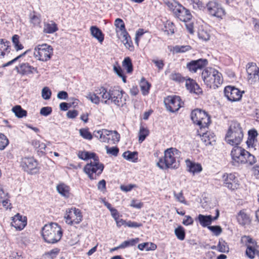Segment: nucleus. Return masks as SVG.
<instances>
[{"instance_id":"nucleus-29","label":"nucleus","mask_w":259,"mask_h":259,"mask_svg":"<svg viewBox=\"0 0 259 259\" xmlns=\"http://www.w3.org/2000/svg\"><path fill=\"white\" fill-rule=\"evenodd\" d=\"M77 156L80 159L84 160H87L89 159H94L97 157L95 153L82 151H79L77 154Z\"/></svg>"},{"instance_id":"nucleus-46","label":"nucleus","mask_w":259,"mask_h":259,"mask_svg":"<svg viewBox=\"0 0 259 259\" xmlns=\"http://www.w3.org/2000/svg\"><path fill=\"white\" fill-rule=\"evenodd\" d=\"M114 25L117 28L121 31V33L124 31H126L125 29V24L123 20L120 18H117L115 20Z\"/></svg>"},{"instance_id":"nucleus-38","label":"nucleus","mask_w":259,"mask_h":259,"mask_svg":"<svg viewBox=\"0 0 259 259\" xmlns=\"http://www.w3.org/2000/svg\"><path fill=\"white\" fill-rule=\"evenodd\" d=\"M140 87L143 94L146 95L149 92L150 84L144 78H142L140 81Z\"/></svg>"},{"instance_id":"nucleus-1","label":"nucleus","mask_w":259,"mask_h":259,"mask_svg":"<svg viewBox=\"0 0 259 259\" xmlns=\"http://www.w3.org/2000/svg\"><path fill=\"white\" fill-rule=\"evenodd\" d=\"M181 152L176 148H170L164 151L163 158L159 159L157 165L162 169H176L179 166V159Z\"/></svg>"},{"instance_id":"nucleus-32","label":"nucleus","mask_w":259,"mask_h":259,"mask_svg":"<svg viewBox=\"0 0 259 259\" xmlns=\"http://www.w3.org/2000/svg\"><path fill=\"white\" fill-rule=\"evenodd\" d=\"M138 248L141 250H143L144 249L147 251L154 250L156 249L157 246L153 243L145 242L139 244Z\"/></svg>"},{"instance_id":"nucleus-64","label":"nucleus","mask_w":259,"mask_h":259,"mask_svg":"<svg viewBox=\"0 0 259 259\" xmlns=\"http://www.w3.org/2000/svg\"><path fill=\"white\" fill-rule=\"evenodd\" d=\"M77 115L78 111L76 110H69L66 114L67 117L69 118H74Z\"/></svg>"},{"instance_id":"nucleus-15","label":"nucleus","mask_w":259,"mask_h":259,"mask_svg":"<svg viewBox=\"0 0 259 259\" xmlns=\"http://www.w3.org/2000/svg\"><path fill=\"white\" fill-rule=\"evenodd\" d=\"M208 12L212 16L222 19L225 15V11L221 5L215 1H210L207 5Z\"/></svg>"},{"instance_id":"nucleus-36","label":"nucleus","mask_w":259,"mask_h":259,"mask_svg":"<svg viewBox=\"0 0 259 259\" xmlns=\"http://www.w3.org/2000/svg\"><path fill=\"white\" fill-rule=\"evenodd\" d=\"M148 130L143 126H140V129L139 133V141L142 143L146 139V137L149 135Z\"/></svg>"},{"instance_id":"nucleus-49","label":"nucleus","mask_w":259,"mask_h":259,"mask_svg":"<svg viewBox=\"0 0 259 259\" xmlns=\"http://www.w3.org/2000/svg\"><path fill=\"white\" fill-rule=\"evenodd\" d=\"M121 35H122V42L125 45V46L127 47H130L132 44V41L131 39V37L128 35L127 31H124L123 33H121Z\"/></svg>"},{"instance_id":"nucleus-44","label":"nucleus","mask_w":259,"mask_h":259,"mask_svg":"<svg viewBox=\"0 0 259 259\" xmlns=\"http://www.w3.org/2000/svg\"><path fill=\"white\" fill-rule=\"evenodd\" d=\"M191 49L190 46H176L173 48V52L175 53H185Z\"/></svg>"},{"instance_id":"nucleus-19","label":"nucleus","mask_w":259,"mask_h":259,"mask_svg":"<svg viewBox=\"0 0 259 259\" xmlns=\"http://www.w3.org/2000/svg\"><path fill=\"white\" fill-rule=\"evenodd\" d=\"M185 86L186 89L191 93L199 95L202 93V90L199 85L192 79L186 78L185 80Z\"/></svg>"},{"instance_id":"nucleus-58","label":"nucleus","mask_w":259,"mask_h":259,"mask_svg":"<svg viewBox=\"0 0 259 259\" xmlns=\"http://www.w3.org/2000/svg\"><path fill=\"white\" fill-rule=\"evenodd\" d=\"M59 250H60L57 248H54L50 251L47 252L46 254L50 258L54 259L58 254Z\"/></svg>"},{"instance_id":"nucleus-8","label":"nucleus","mask_w":259,"mask_h":259,"mask_svg":"<svg viewBox=\"0 0 259 259\" xmlns=\"http://www.w3.org/2000/svg\"><path fill=\"white\" fill-rule=\"evenodd\" d=\"M93 160V161L87 163L83 168L84 172L91 180L96 179L97 177L102 172L104 167L103 164L99 162L98 156Z\"/></svg>"},{"instance_id":"nucleus-21","label":"nucleus","mask_w":259,"mask_h":259,"mask_svg":"<svg viewBox=\"0 0 259 259\" xmlns=\"http://www.w3.org/2000/svg\"><path fill=\"white\" fill-rule=\"evenodd\" d=\"M185 163L187 170L194 175L196 173H199L202 170V167L199 163H196L187 159Z\"/></svg>"},{"instance_id":"nucleus-60","label":"nucleus","mask_w":259,"mask_h":259,"mask_svg":"<svg viewBox=\"0 0 259 259\" xmlns=\"http://www.w3.org/2000/svg\"><path fill=\"white\" fill-rule=\"evenodd\" d=\"M109 133V131L107 130H102L101 131H95L93 133V135L99 139H101L102 135L106 136L107 133Z\"/></svg>"},{"instance_id":"nucleus-18","label":"nucleus","mask_w":259,"mask_h":259,"mask_svg":"<svg viewBox=\"0 0 259 259\" xmlns=\"http://www.w3.org/2000/svg\"><path fill=\"white\" fill-rule=\"evenodd\" d=\"M207 64V60L205 59H200L192 60L187 64V68L192 72H196L198 69H201Z\"/></svg>"},{"instance_id":"nucleus-11","label":"nucleus","mask_w":259,"mask_h":259,"mask_svg":"<svg viewBox=\"0 0 259 259\" xmlns=\"http://www.w3.org/2000/svg\"><path fill=\"white\" fill-rule=\"evenodd\" d=\"M64 219L66 223L68 225L78 224L82 220V215L80 210L75 207H72L66 210Z\"/></svg>"},{"instance_id":"nucleus-25","label":"nucleus","mask_w":259,"mask_h":259,"mask_svg":"<svg viewBox=\"0 0 259 259\" xmlns=\"http://www.w3.org/2000/svg\"><path fill=\"white\" fill-rule=\"evenodd\" d=\"M197 220L203 227H208L212 222V217L210 215H204L200 214L198 216Z\"/></svg>"},{"instance_id":"nucleus-52","label":"nucleus","mask_w":259,"mask_h":259,"mask_svg":"<svg viewBox=\"0 0 259 259\" xmlns=\"http://www.w3.org/2000/svg\"><path fill=\"white\" fill-rule=\"evenodd\" d=\"M113 69L114 72L118 75V76L122 78L123 82H126V77L124 75L123 71L120 66H114Z\"/></svg>"},{"instance_id":"nucleus-40","label":"nucleus","mask_w":259,"mask_h":259,"mask_svg":"<svg viewBox=\"0 0 259 259\" xmlns=\"http://www.w3.org/2000/svg\"><path fill=\"white\" fill-rule=\"evenodd\" d=\"M217 248L219 251L221 252H229V246L227 243L223 239H220L219 243L217 245Z\"/></svg>"},{"instance_id":"nucleus-55","label":"nucleus","mask_w":259,"mask_h":259,"mask_svg":"<svg viewBox=\"0 0 259 259\" xmlns=\"http://www.w3.org/2000/svg\"><path fill=\"white\" fill-rule=\"evenodd\" d=\"M79 133L84 139L91 140L93 138L92 135L87 129H80L79 130Z\"/></svg>"},{"instance_id":"nucleus-35","label":"nucleus","mask_w":259,"mask_h":259,"mask_svg":"<svg viewBox=\"0 0 259 259\" xmlns=\"http://www.w3.org/2000/svg\"><path fill=\"white\" fill-rule=\"evenodd\" d=\"M246 72L248 76L252 73H256V72H259V68L255 63H249L247 64Z\"/></svg>"},{"instance_id":"nucleus-48","label":"nucleus","mask_w":259,"mask_h":259,"mask_svg":"<svg viewBox=\"0 0 259 259\" xmlns=\"http://www.w3.org/2000/svg\"><path fill=\"white\" fill-rule=\"evenodd\" d=\"M9 144V140L4 134L0 133V150H3Z\"/></svg>"},{"instance_id":"nucleus-31","label":"nucleus","mask_w":259,"mask_h":259,"mask_svg":"<svg viewBox=\"0 0 259 259\" xmlns=\"http://www.w3.org/2000/svg\"><path fill=\"white\" fill-rule=\"evenodd\" d=\"M255 246L248 245L246 250V255L250 259H253L255 255L259 256V251L255 248Z\"/></svg>"},{"instance_id":"nucleus-42","label":"nucleus","mask_w":259,"mask_h":259,"mask_svg":"<svg viewBox=\"0 0 259 259\" xmlns=\"http://www.w3.org/2000/svg\"><path fill=\"white\" fill-rule=\"evenodd\" d=\"M169 78L171 80L178 82H185L186 78L183 77L181 74L179 73L174 72L169 75Z\"/></svg>"},{"instance_id":"nucleus-45","label":"nucleus","mask_w":259,"mask_h":259,"mask_svg":"<svg viewBox=\"0 0 259 259\" xmlns=\"http://www.w3.org/2000/svg\"><path fill=\"white\" fill-rule=\"evenodd\" d=\"M12 42L13 45L14 46L15 49L16 51H19L23 49V46L21 44H20L19 42V36L15 34L13 36L12 38Z\"/></svg>"},{"instance_id":"nucleus-43","label":"nucleus","mask_w":259,"mask_h":259,"mask_svg":"<svg viewBox=\"0 0 259 259\" xmlns=\"http://www.w3.org/2000/svg\"><path fill=\"white\" fill-rule=\"evenodd\" d=\"M241 241L243 244H245L247 247H248V245L252 246H255L256 245V241L253 240L249 236H243L242 237Z\"/></svg>"},{"instance_id":"nucleus-3","label":"nucleus","mask_w":259,"mask_h":259,"mask_svg":"<svg viewBox=\"0 0 259 259\" xmlns=\"http://www.w3.org/2000/svg\"><path fill=\"white\" fill-rule=\"evenodd\" d=\"M41 234L44 240L49 243L58 242L62 236L61 228L56 223L45 225L41 230Z\"/></svg>"},{"instance_id":"nucleus-5","label":"nucleus","mask_w":259,"mask_h":259,"mask_svg":"<svg viewBox=\"0 0 259 259\" xmlns=\"http://www.w3.org/2000/svg\"><path fill=\"white\" fill-rule=\"evenodd\" d=\"M243 137V130L240 123L237 121H232L226 136V141L232 146L238 145L241 142Z\"/></svg>"},{"instance_id":"nucleus-57","label":"nucleus","mask_w":259,"mask_h":259,"mask_svg":"<svg viewBox=\"0 0 259 259\" xmlns=\"http://www.w3.org/2000/svg\"><path fill=\"white\" fill-rule=\"evenodd\" d=\"M208 229L211 231L215 236L220 235L222 232V229L219 226H208Z\"/></svg>"},{"instance_id":"nucleus-7","label":"nucleus","mask_w":259,"mask_h":259,"mask_svg":"<svg viewBox=\"0 0 259 259\" xmlns=\"http://www.w3.org/2000/svg\"><path fill=\"white\" fill-rule=\"evenodd\" d=\"M86 98L93 103L98 105L100 102V99L103 103H108L110 100L109 90L103 87H98L95 89L94 93L89 92L86 96Z\"/></svg>"},{"instance_id":"nucleus-62","label":"nucleus","mask_w":259,"mask_h":259,"mask_svg":"<svg viewBox=\"0 0 259 259\" xmlns=\"http://www.w3.org/2000/svg\"><path fill=\"white\" fill-rule=\"evenodd\" d=\"M143 203L137 200H132L130 205L133 207L140 209L143 206Z\"/></svg>"},{"instance_id":"nucleus-23","label":"nucleus","mask_w":259,"mask_h":259,"mask_svg":"<svg viewBox=\"0 0 259 259\" xmlns=\"http://www.w3.org/2000/svg\"><path fill=\"white\" fill-rule=\"evenodd\" d=\"M16 68L18 69V67ZM19 69V70H18V72L23 75L33 73L34 72L38 73L36 68H34L29 65L27 63L20 64Z\"/></svg>"},{"instance_id":"nucleus-30","label":"nucleus","mask_w":259,"mask_h":259,"mask_svg":"<svg viewBox=\"0 0 259 259\" xmlns=\"http://www.w3.org/2000/svg\"><path fill=\"white\" fill-rule=\"evenodd\" d=\"M12 110L18 118H20L27 116V111L23 109L20 105L15 106Z\"/></svg>"},{"instance_id":"nucleus-50","label":"nucleus","mask_w":259,"mask_h":259,"mask_svg":"<svg viewBox=\"0 0 259 259\" xmlns=\"http://www.w3.org/2000/svg\"><path fill=\"white\" fill-rule=\"evenodd\" d=\"M247 79L250 84L259 83V72L251 74L247 77Z\"/></svg>"},{"instance_id":"nucleus-10","label":"nucleus","mask_w":259,"mask_h":259,"mask_svg":"<svg viewBox=\"0 0 259 259\" xmlns=\"http://www.w3.org/2000/svg\"><path fill=\"white\" fill-rule=\"evenodd\" d=\"M53 53V49L47 44L37 45L34 50V56L38 60L47 61L50 59Z\"/></svg>"},{"instance_id":"nucleus-22","label":"nucleus","mask_w":259,"mask_h":259,"mask_svg":"<svg viewBox=\"0 0 259 259\" xmlns=\"http://www.w3.org/2000/svg\"><path fill=\"white\" fill-rule=\"evenodd\" d=\"M237 219L238 222L242 226L249 225L251 222L250 216L245 210H241L239 211Z\"/></svg>"},{"instance_id":"nucleus-63","label":"nucleus","mask_w":259,"mask_h":259,"mask_svg":"<svg viewBox=\"0 0 259 259\" xmlns=\"http://www.w3.org/2000/svg\"><path fill=\"white\" fill-rule=\"evenodd\" d=\"M125 225L130 228H138L141 227L142 224L141 223H138L135 222H132L130 221L125 223Z\"/></svg>"},{"instance_id":"nucleus-2","label":"nucleus","mask_w":259,"mask_h":259,"mask_svg":"<svg viewBox=\"0 0 259 259\" xmlns=\"http://www.w3.org/2000/svg\"><path fill=\"white\" fill-rule=\"evenodd\" d=\"M231 162L234 166H238L240 164L248 163L252 165L256 161L254 155L242 148L241 147H234L231 151Z\"/></svg>"},{"instance_id":"nucleus-53","label":"nucleus","mask_w":259,"mask_h":259,"mask_svg":"<svg viewBox=\"0 0 259 259\" xmlns=\"http://www.w3.org/2000/svg\"><path fill=\"white\" fill-rule=\"evenodd\" d=\"M52 95L51 91L48 87H44L41 91V96L45 100H49L50 99Z\"/></svg>"},{"instance_id":"nucleus-47","label":"nucleus","mask_w":259,"mask_h":259,"mask_svg":"<svg viewBox=\"0 0 259 259\" xmlns=\"http://www.w3.org/2000/svg\"><path fill=\"white\" fill-rule=\"evenodd\" d=\"M198 35L200 39L207 41L209 39L210 34L209 32L203 29H199L198 32Z\"/></svg>"},{"instance_id":"nucleus-56","label":"nucleus","mask_w":259,"mask_h":259,"mask_svg":"<svg viewBox=\"0 0 259 259\" xmlns=\"http://www.w3.org/2000/svg\"><path fill=\"white\" fill-rule=\"evenodd\" d=\"M106 152L108 154L116 156L119 152V149L116 147H112L109 148L108 146H106Z\"/></svg>"},{"instance_id":"nucleus-27","label":"nucleus","mask_w":259,"mask_h":259,"mask_svg":"<svg viewBox=\"0 0 259 259\" xmlns=\"http://www.w3.org/2000/svg\"><path fill=\"white\" fill-rule=\"evenodd\" d=\"M57 190L58 193L65 198L70 196V188L64 184H60L57 186Z\"/></svg>"},{"instance_id":"nucleus-51","label":"nucleus","mask_w":259,"mask_h":259,"mask_svg":"<svg viewBox=\"0 0 259 259\" xmlns=\"http://www.w3.org/2000/svg\"><path fill=\"white\" fill-rule=\"evenodd\" d=\"M30 23H32L33 25H38L41 22L40 17L35 15L34 12L33 14H30Z\"/></svg>"},{"instance_id":"nucleus-28","label":"nucleus","mask_w":259,"mask_h":259,"mask_svg":"<svg viewBox=\"0 0 259 259\" xmlns=\"http://www.w3.org/2000/svg\"><path fill=\"white\" fill-rule=\"evenodd\" d=\"M58 30L57 24L53 21L44 24V32L46 33H53Z\"/></svg>"},{"instance_id":"nucleus-9","label":"nucleus","mask_w":259,"mask_h":259,"mask_svg":"<svg viewBox=\"0 0 259 259\" xmlns=\"http://www.w3.org/2000/svg\"><path fill=\"white\" fill-rule=\"evenodd\" d=\"M191 118L200 128L207 127L210 122V117L204 111L196 109L192 111Z\"/></svg>"},{"instance_id":"nucleus-17","label":"nucleus","mask_w":259,"mask_h":259,"mask_svg":"<svg viewBox=\"0 0 259 259\" xmlns=\"http://www.w3.org/2000/svg\"><path fill=\"white\" fill-rule=\"evenodd\" d=\"M224 186L231 190L238 188L239 184L237 178L233 174H226L223 176Z\"/></svg>"},{"instance_id":"nucleus-41","label":"nucleus","mask_w":259,"mask_h":259,"mask_svg":"<svg viewBox=\"0 0 259 259\" xmlns=\"http://www.w3.org/2000/svg\"><path fill=\"white\" fill-rule=\"evenodd\" d=\"M137 155V152H131L129 151L124 152L122 154V156L126 160L135 162L137 158H136V156Z\"/></svg>"},{"instance_id":"nucleus-34","label":"nucleus","mask_w":259,"mask_h":259,"mask_svg":"<svg viewBox=\"0 0 259 259\" xmlns=\"http://www.w3.org/2000/svg\"><path fill=\"white\" fill-rule=\"evenodd\" d=\"M175 234L177 238L180 240H184L185 238V230L181 226H179L175 229Z\"/></svg>"},{"instance_id":"nucleus-26","label":"nucleus","mask_w":259,"mask_h":259,"mask_svg":"<svg viewBox=\"0 0 259 259\" xmlns=\"http://www.w3.org/2000/svg\"><path fill=\"white\" fill-rule=\"evenodd\" d=\"M92 35L96 38L100 42H102L104 40V34L100 29L97 26H93L90 28Z\"/></svg>"},{"instance_id":"nucleus-24","label":"nucleus","mask_w":259,"mask_h":259,"mask_svg":"<svg viewBox=\"0 0 259 259\" xmlns=\"http://www.w3.org/2000/svg\"><path fill=\"white\" fill-rule=\"evenodd\" d=\"M10 42L4 39H0V58H4L10 52Z\"/></svg>"},{"instance_id":"nucleus-6","label":"nucleus","mask_w":259,"mask_h":259,"mask_svg":"<svg viewBox=\"0 0 259 259\" xmlns=\"http://www.w3.org/2000/svg\"><path fill=\"white\" fill-rule=\"evenodd\" d=\"M167 5L172 11L175 15L181 21L186 23L191 19L192 15L189 10L186 9L177 2H169L167 3Z\"/></svg>"},{"instance_id":"nucleus-61","label":"nucleus","mask_w":259,"mask_h":259,"mask_svg":"<svg viewBox=\"0 0 259 259\" xmlns=\"http://www.w3.org/2000/svg\"><path fill=\"white\" fill-rule=\"evenodd\" d=\"M174 196L176 199L181 203L186 204V201L185 200V198L183 196V193L181 191L179 193H174Z\"/></svg>"},{"instance_id":"nucleus-4","label":"nucleus","mask_w":259,"mask_h":259,"mask_svg":"<svg viewBox=\"0 0 259 259\" xmlns=\"http://www.w3.org/2000/svg\"><path fill=\"white\" fill-rule=\"evenodd\" d=\"M205 84L209 88L216 89L223 82L222 74L213 68H207L201 74Z\"/></svg>"},{"instance_id":"nucleus-20","label":"nucleus","mask_w":259,"mask_h":259,"mask_svg":"<svg viewBox=\"0 0 259 259\" xmlns=\"http://www.w3.org/2000/svg\"><path fill=\"white\" fill-rule=\"evenodd\" d=\"M27 222L25 217H22L19 214H17L13 218L11 222L12 226L15 228L17 230H21L26 225Z\"/></svg>"},{"instance_id":"nucleus-59","label":"nucleus","mask_w":259,"mask_h":259,"mask_svg":"<svg viewBox=\"0 0 259 259\" xmlns=\"http://www.w3.org/2000/svg\"><path fill=\"white\" fill-rule=\"evenodd\" d=\"M52 112V109L51 107H44L41 108L40 110V114L41 115L47 116L50 115Z\"/></svg>"},{"instance_id":"nucleus-33","label":"nucleus","mask_w":259,"mask_h":259,"mask_svg":"<svg viewBox=\"0 0 259 259\" xmlns=\"http://www.w3.org/2000/svg\"><path fill=\"white\" fill-rule=\"evenodd\" d=\"M106 136L110 137V144H115L119 141L120 135L116 131H109Z\"/></svg>"},{"instance_id":"nucleus-54","label":"nucleus","mask_w":259,"mask_h":259,"mask_svg":"<svg viewBox=\"0 0 259 259\" xmlns=\"http://www.w3.org/2000/svg\"><path fill=\"white\" fill-rule=\"evenodd\" d=\"M248 135H249V138L248 140L247 141L246 143L248 145H250L252 143V142H253L254 141V140L255 139V137L257 135V132L255 130H251L249 131L248 132Z\"/></svg>"},{"instance_id":"nucleus-13","label":"nucleus","mask_w":259,"mask_h":259,"mask_svg":"<svg viewBox=\"0 0 259 259\" xmlns=\"http://www.w3.org/2000/svg\"><path fill=\"white\" fill-rule=\"evenodd\" d=\"M164 103L166 109L172 113L178 111L184 104L180 97L178 96L167 97Z\"/></svg>"},{"instance_id":"nucleus-16","label":"nucleus","mask_w":259,"mask_h":259,"mask_svg":"<svg viewBox=\"0 0 259 259\" xmlns=\"http://www.w3.org/2000/svg\"><path fill=\"white\" fill-rule=\"evenodd\" d=\"M239 89L232 86H227L224 89V94L228 100L231 102L239 101L242 96V93Z\"/></svg>"},{"instance_id":"nucleus-37","label":"nucleus","mask_w":259,"mask_h":259,"mask_svg":"<svg viewBox=\"0 0 259 259\" xmlns=\"http://www.w3.org/2000/svg\"><path fill=\"white\" fill-rule=\"evenodd\" d=\"M122 66L126 70L127 73H130L133 72V65L129 57H126L124 59L122 62Z\"/></svg>"},{"instance_id":"nucleus-12","label":"nucleus","mask_w":259,"mask_h":259,"mask_svg":"<svg viewBox=\"0 0 259 259\" xmlns=\"http://www.w3.org/2000/svg\"><path fill=\"white\" fill-rule=\"evenodd\" d=\"M110 100L118 106H123L125 104L126 94L117 88H111L109 89Z\"/></svg>"},{"instance_id":"nucleus-14","label":"nucleus","mask_w":259,"mask_h":259,"mask_svg":"<svg viewBox=\"0 0 259 259\" xmlns=\"http://www.w3.org/2000/svg\"><path fill=\"white\" fill-rule=\"evenodd\" d=\"M20 165L28 174H35L38 171L37 162L32 157L22 158Z\"/></svg>"},{"instance_id":"nucleus-39","label":"nucleus","mask_w":259,"mask_h":259,"mask_svg":"<svg viewBox=\"0 0 259 259\" xmlns=\"http://www.w3.org/2000/svg\"><path fill=\"white\" fill-rule=\"evenodd\" d=\"M139 241V239L138 238L126 240L123 242L117 248H124L130 246H134Z\"/></svg>"}]
</instances>
